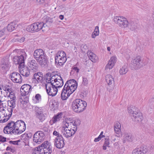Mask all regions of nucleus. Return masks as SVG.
<instances>
[{"label":"nucleus","mask_w":154,"mask_h":154,"mask_svg":"<svg viewBox=\"0 0 154 154\" xmlns=\"http://www.w3.org/2000/svg\"><path fill=\"white\" fill-rule=\"evenodd\" d=\"M26 125L24 122L22 120H17L15 122L11 121L9 122L4 128L5 134H20L26 129Z\"/></svg>","instance_id":"f257e3e1"},{"label":"nucleus","mask_w":154,"mask_h":154,"mask_svg":"<svg viewBox=\"0 0 154 154\" xmlns=\"http://www.w3.org/2000/svg\"><path fill=\"white\" fill-rule=\"evenodd\" d=\"M77 82L75 80L72 79L67 81L62 90L61 99L63 100H66L77 89Z\"/></svg>","instance_id":"f03ea898"},{"label":"nucleus","mask_w":154,"mask_h":154,"mask_svg":"<svg viewBox=\"0 0 154 154\" xmlns=\"http://www.w3.org/2000/svg\"><path fill=\"white\" fill-rule=\"evenodd\" d=\"M33 57L41 66H47L48 62V57L42 49H38L35 50L33 53Z\"/></svg>","instance_id":"7ed1b4c3"},{"label":"nucleus","mask_w":154,"mask_h":154,"mask_svg":"<svg viewBox=\"0 0 154 154\" xmlns=\"http://www.w3.org/2000/svg\"><path fill=\"white\" fill-rule=\"evenodd\" d=\"M87 105V103L85 101L79 99H76L72 102L71 107L74 112L80 113L85 109Z\"/></svg>","instance_id":"20e7f679"},{"label":"nucleus","mask_w":154,"mask_h":154,"mask_svg":"<svg viewBox=\"0 0 154 154\" xmlns=\"http://www.w3.org/2000/svg\"><path fill=\"white\" fill-rule=\"evenodd\" d=\"M45 23L43 22H37L28 26L26 30L27 31L31 32H37L42 29L43 31H45L44 29L45 28Z\"/></svg>","instance_id":"39448f33"},{"label":"nucleus","mask_w":154,"mask_h":154,"mask_svg":"<svg viewBox=\"0 0 154 154\" xmlns=\"http://www.w3.org/2000/svg\"><path fill=\"white\" fill-rule=\"evenodd\" d=\"M20 55L14 57L13 61L15 64H19L20 67H22L24 66L25 60L27 55L24 50H20Z\"/></svg>","instance_id":"423d86ee"},{"label":"nucleus","mask_w":154,"mask_h":154,"mask_svg":"<svg viewBox=\"0 0 154 154\" xmlns=\"http://www.w3.org/2000/svg\"><path fill=\"white\" fill-rule=\"evenodd\" d=\"M63 123L66 128H69L70 130L76 132L77 130V126L79 125L80 124V121L78 119H75L72 121L67 120L64 121Z\"/></svg>","instance_id":"0eeeda50"},{"label":"nucleus","mask_w":154,"mask_h":154,"mask_svg":"<svg viewBox=\"0 0 154 154\" xmlns=\"http://www.w3.org/2000/svg\"><path fill=\"white\" fill-rule=\"evenodd\" d=\"M67 60L66 54L64 51L58 52L55 57V63L58 66H62Z\"/></svg>","instance_id":"6e6552de"},{"label":"nucleus","mask_w":154,"mask_h":154,"mask_svg":"<svg viewBox=\"0 0 154 154\" xmlns=\"http://www.w3.org/2000/svg\"><path fill=\"white\" fill-rule=\"evenodd\" d=\"M114 21L122 28H126L129 25L127 19L123 16H116L113 19Z\"/></svg>","instance_id":"1a4fd4ad"},{"label":"nucleus","mask_w":154,"mask_h":154,"mask_svg":"<svg viewBox=\"0 0 154 154\" xmlns=\"http://www.w3.org/2000/svg\"><path fill=\"white\" fill-rule=\"evenodd\" d=\"M45 138L44 133L42 131H39L36 132L34 135L33 140L35 142L39 144L44 140Z\"/></svg>","instance_id":"9d476101"},{"label":"nucleus","mask_w":154,"mask_h":154,"mask_svg":"<svg viewBox=\"0 0 154 154\" xmlns=\"http://www.w3.org/2000/svg\"><path fill=\"white\" fill-rule=\"evenodd\" d=\"M52 81L54 82L53 85L57 88L62 87L63 85V82L62 78L60 75H55L52 76Z\"/></svg>","instance_id":"9b49d317"},{"label":"nucleus","mask_w":154,"mask_h":154,"mask_svg":"<svg viewBox=\"0 0 154 154\" xmlns=\"http://www.w3.org/2000/svg\"><path fill=\"white\" fill-rule=\"evenodd\" d=\"M132 65L134 69H140L143 67L145 64H144L143 61H141L140 56H138L132 61Z\"/></svg>","instance_id":"f8f14e48"},{"label":"nucleus","mask_w":154,"mask_h":154,"mask_svg":"<svg viewBox=\"0 0 154 154\" xmlns=\"http://www.w3.org/2000/svg\"><path fill=\"white\" fill-rule=\"evenodd\" d=\"M48 85V86H47L46 87L48 94L49 95L52 97L56 95L57 92V88L53 85Z\"/></svg>","instance_id":"ddd939ff"},{"label":"nucleus","mask_w":154,"mask_h":154,"mask_svg":"<svg viewBox=\"0 0 154 154\" xmlns=\"http://www.w3.org/2000/svg\"><path fill=\"white\" fill-rule=\"evenodd\" d=\"M11 80L14 82L20 83L22 81V77L20 74L17 72H14L10 75Z\"/></svg>","instance_id":"4468645a"},{"label":"nucleus","mask_w":154,"mask_h":154,"mask_svg":"<svg viewBox=\"0 0 154 154\" xmlns=\"http://www.w3.org/2000/svg\"><path fill=\"white\" fill-rule=\"evenodd\" d=\"M32 87L28 84H25L22 85L21 88V94L22 96H26L28 95L31 91Z\"/></svg>","instance_id":"2eb2a0df"},{"label":"nucleus","mask_w":154,"mask_h":154,"mask_svg":"<svg viewBox=\"0 0 154 154\" xmlns=\"http://www.w3.org/2000/svg\"><path fill=\"white\" fill-rule=\"evenodd\" d=\"M64 126L62 128V133L63 135L65 137L68 138L71 137L75 133V132L73 130H70L69 128L66 129Z\"/></svg>","instance_id":"dca6fc26"},{"label":"nucleus","mask_w":154,"mask_h":154,"mask_svg":"<svg viewBox=\"0 0 154 154\" xmlns=\"http://www.w3.org/2000/svg\"><path fill=\"white\" fill-rule=\"evenodd\" d=\"M28 66L30 68L31 72H38V65L35 60H33L30 61L28 63Z\"/></svg>","instance_id":"f3484780"},{"label":"nucleus","mask_w":154,"mask_h":154,"mask_svg":"<svg viewBox=\"0 0 154 154\" xmlns=\"http://www.w3.org/2000/svg\"><path fill=\"white\" fill-rule=\"evenodd\" d=\"M54 142V146L58 149H61L64 146V140L63 137L58 138H55Z\"/></svg>","instance_id":"a211bd4d"},{"label":"nucleus","mask_w":154,"mask_h":154,"mask_svg":"<svg viewBox=\"0 0 154 154\" xmlns=\"http://www.w3.org/2000/svg\"><path fill=\"white\" fill-rule=\"evenodd\" d=\"M1 68L5 71L8 70L11 66L10 63L8 58L4 59L1 61Z\"/></svg>","instance_id":"6ab92c4d"},{"label":"nucleus","mask_w":154,"mask_h":154,"mask_svg":"<svg viewBox=\"0 0 154 154\" xmlns=\"http://www.w3.org/2000/svg\"><path fill=\"white\" fill-rule=\"evenodd\" d=\"M117 58L116 57L113 56L111 57L109 60L108 63L106 65L105 69L106 70L109 69H111L114 66L116 61Z\"/></svg>","instance_id":"aec40b11"},{"label":"nucleus","mask_w":154,"mask_h":154,"mask_svg":"<svg viewBox=\"0 0 154 154\" xmlns=\"http://www.w3.org/2000/svg\"><path fill=\"white\" fill-rule=\"evenodd\" d=\"M20 67V73L23 76L27 77L28 76L30 75V70L27 67L25 66H22Z\"/></svg>","instance_id":"412c9836"},{"label":"nucleus","mask_w":154,"mask_h":154,"mask_svg":"<svg viewBox=\"0 0 154 154\" xmlns=\"http://www.w3.org/2000/svg\"><path fill=\"white\" fill-rule=\"evenodd\" d=\"M14 108L12 107H10L8 106L7 108V111L6 112V115L5 114L4 116L5 117V118H4L2 120V122H7L11 117L12 112H13V109Z\"/></svg>","instance_id":"4be33fe9"},{"label":"nucleus","mask_w":154,"mask_h":154,"mask_svg":"<svg viewBox=\"0 0 154 154\" xmlns=\"http://www.w3.org/2000/svg\"><path fill=\"white\" fill-rule=\"evenodd\" d=\"M133 115L131 116L134 118L135 121L137 122H140L142 121L143 119V117L142 114L137 111L136 113H133ZM134 119V118H133Z\"/></svg>","instance_id":"5701e85b"},{"label":"nucleus","mask_w":154,"mask_h":154,"mask_svg":"<svg viewBox=\"0 0 154 154\" xmlns=\"http://www.w3.org/2000/svg\"><path fill=\"white\" fill-rule=\"evenodd\" d=\"M62 113H59L56 115L54 116L52 119L50 121L49 123L51 125H52L56 122L59 121L61 118Z\"/></svg>","instance_id":"b1692460"},{"label":"nucleus","mask_w":154,"mask_h":154,"mask_svg":"<svg viewBox=\"0 0 154 154\" xmlns=\"http://www.w3.org/2000/svg\"><path fill=\"white\" fill-rule=\"evenodd\" d=\"M43 75L41 72H37L33 75L34 79H35L38 82H42L43 79Z\"/></svg>","instance_id":"393cba45"},{"label":"nucleus","mask_w":154,"mask_h":154,"mask_svg":"<svg viewBox=\"0 0 154 154\" xmlns=\"http://www.w3.org/2000/svg\"><path fill=\"white\" fill-rule=\"evenodd\" d=\"M89 59L93 62H96L98 60L97 57L92 52L90 51L88 53Z\"/></svg>","instance_id":"a878e982"},{"label":"nucleus","mask_w":154,"mask_h":154,"mask_svg":"<svg viewBox=\"0 0 154 154\" xmlns=\"http://www.w3.org/2000/svg\"><path fill=\"white\" fill-rule=\"evenodd\" d=\"M114 128L116 133L119 134L121 131V125L120 123L118 122H115L114 125Z\"/></svg>","instance_id":"bb28decb"},{"label":"nucleus","mask_w":154,"mask_h":154,"mask_svg":"<svg viewBox=\"0 0 154 154\" xmlns=\"http://www.w3.org/2000/svg\"><path fill=\"white\" fill-rule=\"evenodd\" d=\"M21 98H20V101L21 104L23 105V107L26 105L29 102V97L27 96H23Z\"/></svg>","instance_id":"cd10ccee"},{"label":"nucleus","mask_w":154,"mask_h":154,"mask_svg":"<svg viewBox=\"0 0 154 154\" xmlns=\"http://www.w3.org/2000/svg\"><path fill=\"white\" fill-rule=\"evenodd\" d=\"M132 135L129 133L125 134L124 136L123 143H124L126 141L131 142L132 140Z\"/></svg>","instance_id":"c85d7f7f"},{"label":"nucleus","mask_w":154,"mask_h":154,"mask_svg":"<svg viewBox=\"0 0 154 154\" xmlns=\"http://www.w3.org/2000/svg\"><path fill=\"white\" fill-rule=\"evenodd\" d=\"M106 80L108 85H110L114 82V79L112 75H107L106 76Z\"/></svg>","instance_id":"c756f323"},{"label":"nucleus","mask_w":154,"mask_h":154,"mask_svg":"<svg viewBox=\"0 0 154 154\" xmlns=\"http://www.w3.org/2000/svg\"><path fill=\"white\" fill-rule=\"evenodd\" d=\"M40 148L42 149L52 148L51 144L48 141H45L43 142L40 146Z\"/></svg>","instance_id":"7c9ffc66"},{"label":"nucleus","mask_w":154,"mask_h":154,"mask_svg":"<svg viewBox=\"0 0 154 154\" xmlns=\"http://www.w3.org/2000/svg\"><path fill=\"white\" fill-rule=\"evenodd\" d=\"M143 149V147L136 148L133 150L132 154H143V153H144L146 151Z\"/></svg>","instance_id":"2f4dec72"},{"label":"nucleus","mask_w":154,"mask_h":154,"mask_svg":"<svg viewBox=\"0 0 154 154\" xmlns=\"http://www.w3.org/2000/svg\"><path fill=\"white\" fill-rule=\"evenodd\" d=\"M128 110L129 113L133 115V113H135L138 111V109L132 105L130 106L128 108Z\"/></svg>","instance_id":"473e14b6"},{"label":"nucleus","mask_w":154,"mask_h":154,"mask_svg":"<svg viewBox=\"0 0 154 154\" xmlns=\"http://www.w3.org/2000/svg\"><path fill=\"white\" fill-rule=\"evenodd\" d=\"M128 71V69L127 66L124 65L120 69L119 73L121 75H123L126 74Z\"/></svg>","instance_id":"72a5a7b5"},{"label":"nucleus","mask_w":154,"mask_h":154,"mask_svg":"<svg viewBox=\"0 0 154 154\" xmlns=\"http://www.w3.org/2000/svg\"><path fill=\"white\" fill-rule=\"evenodd\" d=\"M5 97H9L11 99H16V97L15 96L14 93L12 91V89L9 92L6 94V95H5Z\"/></svg>","instance_id":"f704fd0d"},{"label":"nucleus","mask_w":154,"mask_h":154,"mask_svg":"<svg viewBox=\"0 0 154 154\" xmlns=\"http://www.w3.org/2000/svg\"><path fill=\"white\" fill-rule=\"evenodd\" d=\"M88 75H85L82 77V84L84 86H87L88 83Z\"/></svg>","instance_id":"c9c22d12"},{"label":"nucleus","mask_w":154,"mask_h":154,"mask_svg":"<svg viewBox=\"0 0 154 154\" xmlns=\"http://www.w3.org/2000/svg\"><path fill=\"white\" fill-rule=\"evenodd\" d=\"M17 25L14 23H12L9 24L7 26V30L10 31L11 32L14 29Z\"/></svg>","instance_id":"e433bc0d"},{"label":"nucleus","mask_w":154,"mask_h":154,"mask_svg":"<svg viewBox=\"0 0 154 154\" xmlns=\"http://www.w3.org/2000/svg\"><path fill=\"white\" fill-rule=\"evenodd\" d=\"M45 26H46L51 24L53 23V21L52 18L48 16H47L45 18Z\"/></svg>","instance_id":"4c0bfd02"},{"label":"nucleus","mask_w":154,"mask_h":154,"mask_svg":"<svg viewBox=\"0 0 154 154\" xmlns=\"http://www.w3.org/2000/svg\"><path fill=\"white\" fill-rule=\"evenodd\" d=\"M109 139L108 137L105 138V141L104 144L103 146V149L105 150L106 149V147H109Z\"/></svg>","instance_id":"58836bf2"},{"label":"nucleus","mask_w":154,"mask_h":154,"mask_svg":"<svg viewBox=\"0 0 154 154\" xmlns=\"http://www.w3.org/2000/svg\"><path fill=\"white\" fill-rule=\"evenodd\" d=\"M99 27L98 26H96L95 29L93 32L91 37L93 38H95L96 36L99 35Z\"/></svg>","instance_id":"ea45409f"},{"label":"nucleus","mask_w":154,"mask_h":154,"mask_svg":"<svg viewBox=\"0 0 154 154\" xmlns=\"http://www.w3.org/2000/svg\"><path fill=\"white\" fill-rule=\"evenodd\" d=\"M33 154H43L42 151V149L40 148V146L35 148L33 152Z\"/></svg>","instance_id":"a19ab883"},{"label":"nucleus","mask_w":154,"mask_h":154,"mask_svg":"<svg viewBox=\"0 0 154 154\" xmlns=\"http://www.w3.org/2000/svg\"><path fill=\"white\" fill-rule=\"evenodd\" d=\"M11 100H9L8 102V106L12 107L14 108L16 106V100L15 99H11Z\"/></svg>","instance_id":"79ce46f5"},{"label":"nucleus","mask_w":154,"mask_h":154,"mask_svg":"<svg viewBox=\"0 0 154 154\" xmlns=\"http://www.w3.org/2000/svg\"><path fill=\"white\" fill-rule=\"evenodd\" d=\"M52 77H51L47 78L46 79V84H45V87L48 86V85H53V81H52Z\"/></svg>","instance_id":"37998d69"},{"label":"nucleus","mask_w":154,"mask_h":154,"mask_svg":"<svg viewBox=\"0 0 154 154\" xmlns=\"http://www.w3.org/2000/svg\"><path fill=\"white\" fill-rule=\"evenodd\" d=\"M42 151L43 154H51L52 151V148L50 149H42Z\"/></svg>","instance_id":"c03bdc74"},{"label":"nucleus","mask_w":154,"mask_h":154,"mask_svg":"<svg viewBox=\"0 0 154 154\" xmlns=\"http://www.w3.org/2000/svg\"><path fill=\"white\" fill-rule=\"evenodd\" d=\"M2 89L3 90L4 92L7 94V93L9 92L11 90V88H10L9 85H6L5 86H2Z\"/></svg>","instance_id":"a18cd8bd"},{"label":"nucleus","mask_w":154,"mask_h":154,"mask_svg":"<svg viewBox=\"0 0 154 154\" xmlns=\"http://www.w3.org/2000/svg\"><path fill=\"white\" fill-rule=\"evenodd\" d=\"M35 103H39L41 100V96L39 94H37L35 95Z\"/></svg>","instance_id":"49530a36"},{"label":"nucleus","mask_w":154,"mask_h":154,"mask_svg":"<svg viewBox=\"0 0 154 154\" xmlns=\"http://www.w3.org/2000/svg\"><path fill=\"white\" fill-rule=\"evenodd\" d=\"M37 117L41 122L43 121L45 119V116L43 112L38 115Z\"/></svg>","instance_id":"de8ad7c7"},{"label":"nucleus","mask_w":154,"mask_h":154,"mask_svg":"<svg viewBox=\"0 0 154 154\" xmlns=\"http://www.w3.org/2000/svg\"><path fill=\"white\" fill-rule=\"evenodd\" d=\"M128 26H130V28L132 30H134L137 28V26L136 24L132 22L129 23Z\"/></svg>","instance_id":"09e8293b"},{"label":"nucleus","mask_w":154,"mask_h":154,"mask_svg":"<svg viewBox=\"0 0 154 154\" xmlns=\"http://www.w3.org/2000/svg\"><path fill=\"white\" fill-rule=\"evenodd\" d=\"M35 111L36 112V116L38 115H39L40 114L42 113H43V112L42 111L41 109L38 108V107H36L35 108Z\"/></svg>","instance_id":"8fccbe9b"},{"label":"nucleus","mask_w":154,"mask_h":154,"mask_svg":"<svg viewBox=\"0 0 154 154\" xmlns=\"http://www.w3.org/2000/svg\"><path fill=\"white\" fill-rule=\"evenodd\" d=\"M53 134L54 135L57 136L56 138H58L63 137L61 134H60L59 132H57L56 131H54Z\"/></svg>","instance_id":"3c124183"},{"label":"nucleus","mask_w":154,"mask_h":154,"mask_svg":"<svg viewBox=\"0 0 154 154\" xmlns=\"http://www.w3.org/2000/svg\"><path fill=\"white\" fill-rule=\"evenodd\" d=\"M2 87H0V97L4 96L5 95H6V94H5V93L3 90H2Z\"/></svg>","instance_id":"603ef678"},{"label":"nucleus","mask_w":154,"mask_h":154,"mask_svg":"<svg viewBox=\"0 0 154 154\" xmlns=\"http://www.w3.org/2000/svg\"><path fill=\"white\" fill-rule=\"evenodd\" d=\"M6 141V138L0 135V142H5Z\"/></svg>","instance_id":"864d4df0"},{"label":"nucleus","mask_w":154,"mask_h":154,"mask_svg":"<svg viewBox=\"0 0 154 154\" xmlns=\"http://www.w3.org/2000/svg\"><path fill=\"white\" fill-rule=\"evenodd\" d=\"M5 31V30L4 29L0 31V37H2L4 35Z\"/></svg>","instance_id":"5fc2aeb1"},{"label":"nucleus","mask_w":154,"mask_h":154,"mask_svg":"<svg viewBox=\"0 0 154 154\" xmlns=\"http://www.w3.org/2000/svg\"><path fill=\"white\" fill-rule=\"evenodd\" d=\"M9 143H12L14 145H18V141H9Z\"/></svg>","instance_id":"6e6d98bb"},{"label":"nucleus","mask_w":154,"mask_h":154,"mask_svg":"<svg viewBox=\"0 0 154 154\" xmlns=\"http://www.w3.org/2000/svg\"><path fill=\"white\" fill-rule=\"evenodd\" d=\"M72 69L75 71L77 73H78L79 72V69L76 67L74 66L72 68Z\"/></svg>","instance_id":"4d7b16f0"},{"label":"nucleus","mask_w":154,"mask_h":154,"mask_svg":"<svg viewBox=\"0 0 154 154\" xmlns=\"http://www.w3.org/2000/svg\"><path fill=\"white\" fill-rule=\"evenodd\" d=\"M36 1L38 2L41 4L43 3L44 2L45 0H36Z\"/></svg>","instance_id":"13d9d810"},{"label":"nucleus","mask_w":154,"mask_h":154,"mask_svg":"<svg viewBox=\"0 0 154 154\" xmlns=\"http://www.w3.org/2000/svg\"><path fill=\"white\" fill-rule=\"evenodd\" d=\"M100 139L98 137L97 138H96L94 140V142H96L99 141L100 140Z\"/></svg>","instance_id":"bf43d9fd"},{"label":"nucleus","mask_w":154,"mask_h":154,"mask_svg":"<svg viewBox=\"0 0 154 154\" xmlns=\"http://www.w3.org/2000/svg\"><path fill=\"white\" fill-rule=\"evenodd\" d=\"M24 40H25V38L24 37H22L20 39V42H23L24 41Z\"/></svg>","instance_id":"052dcab7"},{"label":"nucleus","mask_w":154,"mask_h":154,"mask_svg":"<svg viewBox=\"0 0 154 154\" xmlns=\"http://www.w3.org/2000/svg\"><path fill=\"white\" fill-rule=\"evenodd\" d=\"M59 18L61 20H63L64 18V16L63 15H60Z\"/></svg>","instance_id":"680f3d73"},{"label":"nucleus","mask_w":154,"mask_h":154,"mask_svg":"<svg viewBox=\"0 0 154 154\" xmlns=\"http://www.w3.org/2000/svg\"><path fill=\"white\" fill-rule=\"evenodd\" d=\"M11 149L10 147H9V146H8L6 149V150L7 151L10 150Z\"/></svg>","instance_id":"e2e57ef3"},{"label":"nucleus","mask_w":154,"mask_h":154,"mask_svg":"<svg viewBox=\"0 0 154 154\" xmlns=\"http://www.w3.org/2000/svg\"><path fill=\"white\" fill-rule=\"evenodd\" d=\"M150 100L152 101H154V94L153 95L152 98L150 99Z\"/></svg>","instance_id":"0e129e2a"},{"label":"nucleus","mask_w":154,"mask_h":154,"mask_svg":"<svg viewBox=\"0 0 154 154\" xmlns=\"http://www.w3.org/2000/svg\"><path fill=\"white\" fill-rule=\"evenodd\" d=\"M105 137V136H101L100 135H99V136L98 137L100 139V140L103 137Z\"/></svg>","instance_id":"69168bd1"},{"label":"nucleus","mask_w":154,"mask_h":154,"mask_svg":"<svg viewBox=\"0 0 154 154\" xmlns=\"http://www.w3.org/2000/svg\"><path fill=\"white\" fill-rule=\"evenodd\" d=\"M107 49L108 51H110V48L109 47H107Z\"/></svg>","instance_id":"338daca9"},{"label":"nucleus","mask_w":154,"mask_h":154,"mask_svg":"<svg viewBox=\"0 0 154 154\" xmlns=\"http://www.w3.org/2000/svg\"><path fill=\"white\" fill-rule=\"evenodd\" d=\"M4 154H11L10 152H7L5 153Z\"/></svg>","instance_id":"774afa93"}]
</instances>
